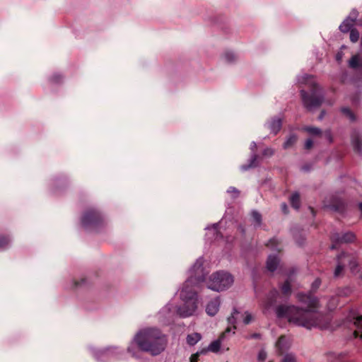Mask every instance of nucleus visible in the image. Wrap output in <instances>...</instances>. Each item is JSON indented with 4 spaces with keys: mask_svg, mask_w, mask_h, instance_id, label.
<instances>
[{
    "mask_svg": "<svg viewBox=\"0 0 362 362\" xmlns=\"http://www.w3.org/2000/svg\"><path fill=\"white\" fill-rule=\"evenodd\" d=\"M296 298L307 308L279 305L276 308L277 317L279 318L288 317L290 322L308 329L318 326L320 325V314L317 312L319 308L318 298L312 295L304 294V293H298Z\"/></svg>",
    "mask_w": 362,
    "mask_h": 362,
    "instance_id": "f257e3e1",
    "label": "nucleus"
},
{
    "mask_svg": "<svg viewBox=\"0 0 362 362\" xmlns=\"http://www.w3.org/2000/svg\"><path fill=\"white\" fill-rule=\"evenodd\" d=\"M138 347L152 355L160 354L165 347L166 339L161 331L156 328H146L141 330L134 337Z\"/></svg>",
    "mask_w": 362,
    "mask_h": 362,
    "instance_id": "f03ea898",
    "label": "nucleus"
},
{
    "mask_svg": "<svg viewBox=\"0 0 362 362\" xmlns=\"http://www.w3.org/2000/svg\"><path fill=\"white\" fill-rule=\"evenodd\" d=\"M298 82L304 84L308 89V91L304 89L300 91L304 107L310 111L321 106L324 101V94L316 83L315 77L313 75L305 74L299 78Z\"/></svg>",
    "mask_w": 362,
    "mask_h": 362,
    "instance_id": "7ed1b4c3",
    "label": "nucleus"
},
{
    "mask_svg": "<svg viewBox=\"0 0 362 362\" xmlns=\"http://www.w3.org/2000/svg\"><path fill=\"white\" fill-rule=\"evenodd\" d=\"M192 280L193 279H187L180 292V297L184 303L178 308L177 313L182 317L192 315L197 308V290L194 288H189Z\"/></svg>",
    "mask_w": 362,
    "mask_h": 362,
    "instance_id": "20e7f679",
    "label": "nucleus"
},
{
    "mask_svg": "<svg viewBox=\"0 0 362 362\" xmlns=\"http://www.w3.org/2000/svg\"><path fill=\"white\" fill-rule=\"evenodd\" d=\"M233 281V276L230 274L219 271L211 275L208 288L213 291H222L230 287Z\"/></svg>",
    "mask_w": 362,
    "mask_h": 362,
    "instance_id": "39448f33",
    "label": "nucleus"
},
{
    "mask_svg": "<svg viewBox=\"0 0 362 362\" xmlns=\"http://www.w3.org/2000/svg\"><path fill=\"white\" fill-rule=\"evenodd\" d=\"M81 223L86 229L98 230L105 226V221L101 214L95 209H89L84 212Z\"/></svg>",
    "mask_w": 362,
    "mask_h": 362,
    "instance_id": "423d86ee",
    "label": "nucleus"
},
{
    "mask_svg": "<svg viewBox=\"0 0 362 362\" xmlns=\"http://www.w3.org/2000/svg\"><path fill=\"white\" fill-rule=\"evenodd\" d=\"M243 317V315L238 311L236 309H234L231 315L228 317V323L229 326L225 329L223 332H222L218 337V339L212 341L209 346H208V349L210 351L214 353H217L221 348V341L225 338L226 334L231 332L232 327L233 329H236V323L238 320Z\"/></svg>",
    "mask_w": 362,
    "mask_h": 362,
    "instance_id": "0eeeda50",
    "label": "nucleus"
},
{
    "mask_svg": "<svg viewBox=\"0 0 362 362\" xmlns=\"http://www.w3.org/2000/svg\"><path fill=\"white\" fill-rule=\"evenodd\" d=\"M203 259H198L192 267V275L187 279H193L189 288H194L197 290L199 284L205 280V273L203 267Z\"/></svg>",
    "mask_w": 362,
    "mask_h": 362,
    "instance_id": "6e6552de",
    "label": "nucleus"
},
{
    "mask_svg": "<svg viewBox=\"0 0 362 362\" xmlns=\"http://www.w3.org/2000/svg\"><path fill=\"white\" fill-rule=\"evenodd\" d=\"M356 235L352 232H346L343 234L334 233L331 236V250H336L341 243H349L356 240Z\"/></svg>",
    "mask_w": 362,
    "mask_h": 362,
    "instance_id": "1a4fd4ad",
    "label": "nucleus"
},
{
    "mask_svg": "<svg viewBox=\"0 0 362 362\" xmlns=\"http://www.w3.org/2000/svg\"><path fill=\"white\" fill-rule=\"evenodd\" d=\"M327 207L335 212L343 214L346 209V204L342 199L334 197Z\"/></svg>",
    "mask_w": 362,
    "mask_h": 362,
    "instance_id": "9d476101",
    "label": "nucleus"
},
{
    "mask_svg": "<svg viewBox=\"0 0 362 362\" xmlns=\"http://www.w3.org/2000/svg\"><path fill=\"white\" fill-rule=\"evenodd\" d=\"M340 255H343V258L345 259L346 266L348 265L349 267L351 272H355L357 271L358 267V262L357 257L355 255L348 254L343 252L340 253Z\"/></svg>",
    "mask_w": 362,
    "mask_h": 362,
    "instance_id": "9b49d317",
    "label": "nucleus"
},
{
    "mask_svg": "<svg viewBox=\"0 0 362 362\" xmlns=\"http://www.w3.org/2000/svg\"><path fill=\"white\" fill-rule=\"evenodd\" d=\"M276 351L279 355L284 354L289 349V344L286 337L281 335L276 342Z\"/></svg>",
    "mask_w": 362,
    "mask_h": 362,
    "instance_id": "f8f14e48",
    "label": "nucleus"
},
{
    "mask_svg": "<svg viewBox=\"0 0 362 362\" xmlns=\"http://www.w3.org/2000/svg\"><path fill=\"white\" fill-rule=\"evenodd\" d=\"M268 129L272 132L276 134L281 129L282 127V119L277 117H274L267 123Z\"/></svg>",
    "mask_w": 362,
    "mask_h": 362,
    "instance_id": "ddd939ff",
    "label": "nucleus"
},
{
    "mask_svg": "<svg viewBox=\"0 0 362 362\" xmlns=\"http://www.w3.org/2000/svg\"><path fill=\"white\" fill-rule=\"evenodd\" d=\"M351 143L355 152L362 153V137L358 132H354L351 135Z\"/></svg>",
    "mask_w": 362,
    "mask_h": 362,
    "instance_id": "4468645a",
    "label": "nucleus"
},
{
    "mask_svg": "<svg viewBox=\"0 0 362 362\" xmlns=\"http://www.w3.org/2000/svg\"><path fill=\"white\" fill-rule=\"evenodd\" d=\"M293 273L294 270L292 269L289 274V277L280 286L281 293L286 298L289 297L292 293L291 277Z\"/></svg>",
    "mask_w": 362,
    "mask_h": 362,
    "instance_id": "2eb2a0df",
    "label": "nucleus"
},
{
    "mask_svg": "<svg viewBox=\"0 0 362 362\" xmlns=\"http://www.w3.org/2000/svg\"><path fill=\"white\" fill-rule=\"evenodd\" d=\"M337 265L334 272V276L338 278L343 274L344 267H346L345 259L343 258V255H337Z\"/></svg>",
    "mask_w": 362,
    "mask_h": 362,
    "instance_id": "dca6fc26",
    "label": "nucleus"
},
{
    "mask_svg": "<svg viewBox=\"0 0 362 362\" xmlns=\"http://www.w3.org/2000/svg\"><path fill=\"white\" fill-rule=\"evenodd\" d=\"M220 301L218 298L211 300L206 305V312L209 315L214 316L219 308Z\"/></svg>",
    "mask_w": 362,
    "mask_h": 362,
    "instance_id": "f3484780",
    "label": "nucleus"
},
{
    "mask_svg": "<svg viewBox=\"0 0 362 362\" xmlns=\"http://www.w3.org/2000/svg\"><path fill=\"white\" fill-rule=\"evenodd\" d=\"M279 264V259L276 255H269L267 261V268L269 272H274Z\"/></svg>",
    "mask_w": 362,
    "mask_h": 362,
    "instance_id": "a211bd4d",
    "label": "nucleus"
},
{
    "mask_svg": "<svg viewBox=\"0 0 362 362\" xmlns=\"http://www.w3.org/2000/svg\"><path fill=\"white\" fill-rule=\"evenodd\" d=\"M349 66L353 69H362V58L358 54H355L349 61Z\"/></svg>",
    "mask_w": 362,
    "mask_h": 362,
    "instance_id": "6ab92c4d",
    "label": "nucleus"
},
{
    "mask_svg": "<svg viewBox=\"0 0 362 362\" xmlns=\"http://www.w3.org/2000/svg\"><path fill=\"white\" fill-rule=\"evenodd\" d=\"M279 296V293L276 289L274 288L271 290L268 293L267 298V306H272L274 303H276Z\"/></svg>",
    "mask_w": 362,
    "mask_h": 362,
    "instance_id": "aec40b11",
    "label": "nucleus"
},
{
    "mask_svg": "<svg viewBox=\"0 0 362 362\" xmlns=\"http://www.w3.org/2000/svg\"><path fill=\"white\" fill-rule=\"evenodd\" d=\"M354 325L356 326V329L354 332V337L362 339V316L356 318Z\"/></svg>",
    "mask_w": 362,
    "mask_h": 362,
    "instance_id": "412c9836",
    "label": "nucleus"
},
{
    "mask_svg": "<svg viewBox=\"0 0 362 362\" xmlns=\"http://www.w3.org/2000/svg\"><path fill=\"white\" fill-rule=\"evenodd\" d=\"M290 204L296 209H298L300 206V199L298 192H294L290 197Z\"/></svg>",
    "mask_w": 362,
    "mask_h": 362,
    "instance_id": "4be33fe9",
    "label": "nucleus"
},
{
    "mask_svg": "<svg viewBox=\"0 0 362 362\" xmlns=\"http://www.w3.org/2000/svg\"><path fill=\"white\" fill-rule=\"evenodd\" d=\"M354 24L355 23H354L353 22H350V20H348L347 18H346L342 22V23L339 25V28L341 32H342L344 33H347L351 29H354L353 26L354 25Z\"/></svg>",
    "mask_w": 362,
    "mask_h": 362,
    "instance_id": "5701e85b",
    "label": "nucleus"
},
{
    "mask_svg": "<svg viewBox=\"0 0 362 362\" xmlns=\"http://www.w3.org/2000/svg\"><path fill=\"white\" fill-rule=\"evenodd\" d=\"M201 339L202 336L200 334L193 333L187 336V342L189 345L193 346L196 344Z\"/></svg>",
    "mask_w": 362,
    "mask_h": 362,
    "instance_id": "b1692460",
    "label": "nucleus"
},
{
    "mask_svg": "<svg viewBox=\"0 0 362 362\" xmlns=\"http://www.w3.org/2000/svg\"><path fill=\"white\" fill-rule=\"evenodd\" d=\"M297 139L298 138L296 135H290V136L287 139V140L284 142L283 145L284 148L286 149L293 146L296 143Z\"/></svg>",
    "mask_w": 362,
    "mask_h": 362,
    "instance_id": "393cba45",
    "label": "nucleus"
},
{
    "mask_svg": "<svg viewBox=\"0 0 362 362\" xmlns=\"http://www.w3.org/2000/svg\"><path fill=\"white\" fill-rule=\"evenodd\" d=\"M267 247H271L272 250L281 252V248L279 246V242L276 238L270 239L266 245Z\"/></svg>",
    "mask_w": 362,
    "mask_h": 362,
    "instance_id": "a878e982",
    "label": "nucleus"
},
{
    "mask_svg": "<svg viewBox=\"0 0 362 362\" xmlns=\"http://www.w3.org/2000/svg\"><path fill=\"white\" fill-rule=\"evenodd\" d=\"M321 285V280L317 278L316 279L312 284L311 285V289L310 291L308 293H305L306 295H312L313 297H315L313 293L315 292H316V291L319 288V287Z\"/></svg>",
    "mask_w": 362,
    "mask_h": 362,
    "instance_id": "bb28decb",
    "label": "nucleus"
},
{
    "mask_svg": "<svg viewBox=\"0 0 362 362\" xmlns=\"http://www.w3.org/2000/svg\"><path fill=\"white\" fill-rule=\"evenodd\" d=\"M11 239L8 235H0V248L5 249L10 243Z\"/></svg>",
    "mask_w": 362,
    "mask_h": 362,
    "instance_id": "cd10ccee",
    "label": "nucleus"
},
{
    "mask_svg": "<svg viewBox=\"0 0 362 362\" xmlns=\"http://www.w3.org/2000/svg\"><path fill=\"white\" fill-rule=\"evenodd\" d=\"M281 362H297L296 356L291 353L284 354Z\"/></svg>",
    "mask_w": 362,
    "mask_h": 362,
    "instance_id": "c85d7f7f",
    "label": "nucleus"
},
{
    "mask_svg": "<svg viewBox=\"0 0 362 362\" xmlns=\"http://www.w3.org/2000/svg\"><path fill=\"white\" fill-rule=\"evenodd\" d=\"M305 131L308 132L312 135L320 136L322 134V131L320 128L315 127H305L304 128Z\"/></svg>",
    "mask_w": 362,
    "mask_h": 362,
    "instance_id": "c756f323",
    "label": "nucleus"
},
{
    "mask_svg": "<svg viewBox=\"0 0 362 362\" xmlns=\"http://www.w3.org/2000/svg\"><path fill=\"white\" fill-rule=\"evenodd\" d=\"M349 32H350V35H349L350 40L354 43L358 42V40H359V37H360V34H359V32L357 30V29H356V28L351 29Z\"/></svg>",
    "mask_w": 362,
    "mask_h": 362,
    "instance_id": "7c9ffc66",
    "label": "nucleus"
},
{
    "mask_svg": "<svg viewBox=\"0 0 362 362\" xmlns=\"http://www.w3.org/2000/svg\"><path fill=\"white\" fill-rule=\"evenodd\" d=\"M341 112L349 118L352 122L356 120V116L349 107H344L341 109Z\"/></svg>",
    "mask_w": 362,
    "mask_h": 362,
    "instance_id": "2f4dec72",
    "label": "nucleus"
},
{
    "mask_svg": "<svg viewBox=\"0 0 362 362\" xmlns=\"http://www.w3.org/2000/svg\"><path fill=\"white\" fill-rule=\"evenodd\" d=\"M258 156L257 155H254L251 158L250 163L248 165H245L242 166V168L244 170H247L250 168H254L257 165L256 161L257 160Z\"/></svg>",
    "mask_w": 362,
    "mask_h": 362,
    "instance_id": "473e14b6",
    "label": "nucleus"
},
{
    "mask_svg": "<svg viewBox=\"0 0 362 362\" xmlns=\"http://www.w3.org/2000/svg\"><path fill=\"white\" fill-rule=\"evenodd\" d=\"M358 16V12L356 9H353L349 16L346 18L348 20H350V22L356 23L357 18Z\"/></svg>",
    "mask_w": 362,
    "mask_h": 362,
    "instance_id": "72a5a7b5",
    "label": "nucleus"
},
{
    "mask_svg": "<svg viewBox=\"0 0 362 362\" xmlns=\"http://www.w3.org/2000/svg\"><path fill=\"white\" fill-rule=\"evenodd\" d=\"M252 217L254 220V221L258 225V226H260L261 224V222H262V215L256 211H252Z\"/></svg>",
    "mask_w": 362,
    "mask_h": 362,
    "instance_id": "f704fd0d",
    "label": "nucleus"
},
{
    "mask_svg": "<svg viewBox=\"0 0 362 362\" xmlns=\"http://www.w3.org/2000/svg\"><path fill=\"white\" fill-rule=\"evenodd\" d=\"M224 58L227 62H232L235 60V56L232 52H226L224 54Z\"/></svg>",
    "mask_w": 362,
    "mask_h": 362,
    "instance_id": "c9c22d12",
    "label": "nucleus"
},
{
    "mask_svg": "<svg viewBox=\"0 0 362 362\" xmlns=\"http://www.w3.org/2000/svg\"><path fill=\"white\" fill-rule=\"evenodd\" d=\"M332 358L330 359L329 362H349L347 360H346L344 356L341 355H339L337 356H332Z\"/></svg>",
    "mask_w": 362,
    "mask_h": 362,
    "instance_id": "e433bc0d",
    "label": "nucleus"
},
{
    "mask_svg": "<svg viewBox=\"0 0 362 362\" xmlns=\"http://www.w3.org/2000/svg\"><path fill=\"white\" fill-rule=\"evenodd\" d=\"M245 316L243 318V322L245 325H248L251 322L252 317L251 314H250L248 313H245Z\"/></svg>",
    "mask_w": 362,
    "mask_h": 362,
    "instance_id": "4c0bfd02",
    "label": "nucleus"
},
{
    "mask_svg": "<svg viewBox=\"0 0 362 362\" xmlns=\"http://www.w3.org/2000/svg\"><path fill=\"white\" fill-rule=\"evenodd\" d=\"M267 358V354L264 351H260L258 354V361L263 362Z\"/></svg>",
    "mask_w": 362,
    "mask_h": 362,
    "instance_id": "58836bf2",
    "label": "nucleus"
},
{
    "mask_svg": "<svg viewBox=\"0 0 362 362\" xmlns=\"http://www.w3.org/2000/svg\"><path fill=\"white\" fill-rule=\"evenodd\" d=\"M274 151L270 148H267L263 151V156L270 157L274 154Z\"/></svg>",
    "mask_w": 362,
    "mask_h": 362,
    "instance_id": "ea45409f",
    "label": "nucleus"
},
{
    "mask_svg": "<svg viewBox=\"0 0 362 362\" xmlns=\"http://www.w3.org/2000/svg\"><path fill=\"white\" fill-rule=\"evenodd\" d=\"M85 282H86V279H85V278H81L79 281L74 280V287L77 288V287H78V286H82Z\"/></svg>",
    "mask_w": 362,
    "mask_h": 362,
    "instance_id": "a19ab883",
    "label": "nucleus"
},
{
    "mask_svg": "<svg viewBox=\"0 0 362 362\" xmlns=\"http://www.w3.org/2000/svg\"><path fill=\"white\" fill-rule=\"evenodd\" d=\"M51 81L54 83H59L62 81V76L60 74H54L52 76Z\"/></svg>",
    "mask_w": 362,
    "mask_h": 362,
    "instance_id": "79ce46f5",
    "label": "nucleus"
},
{
    "mask_svg": "<svg viewBox=\"0 0 362 362\" xmlns=\"http://www.w3.org/2000/svg\"><path fill=\"white\" fill-rule=\"evenodd\" d=\"M313 141H312V139H307L305 143V148L309 150L313 147Z\"/></svg>",
    "mask_w": 362,
    "mask_h": 362,
    "instance_id": "37998d69",
    "label": "nucleus"
},
{
    "mask_svg": "<svg viewBox=\"0 0 362 362\" xmlns=\"http://www.w3.org/2000/svg\"><path fill=\"white\" fill-rule=\"evenodd\" d=\"M199 354L195 353V354H193L191 355L190 358H189V361L190 362H198L199 361Z\"/></svg>",
    "mask_w": 362,
    "mask_h": 362,
    "instance_id": "c03bdc74",
    "label": "nucleus"
},
{
    "mask_svg": "<svg viewBox=\"0 0 362 362\" xmlns=\"http://www.w3.org/2000/svg\"><path fill=\"white\" fill-rule=\"evenodd\" d=\"M227 192L228 193H234L235 197H238L239 194V191L234 187H230Z\"/></svg>",
    "mask_w": 362,
    "mask_h": 362,
    "instance_id": "a18cd8bd",
    "label": "nucleus"
},
{
    "mask_svg": "<svg viewBox=\"0 0 362 362\" xmlns=\"http://www.w3.org/2000/svg\"><path fill=\"white\" fill-rule=\"evenodd\" d=\"M281 210L283 211V212H284V214H288V209L287 204H286V203H284H284H282V204H281Z\"/></svg>",
    "mask_w": 362,
    "mask_h": 362,
    "instance_id": "49530a36",
    "label": "nucleus"
},
{
    "mask_svg": "<svg viewBox=\"0 0 362 362\" xmlns=\"http://www.w3.org/2000/svg\"><path fill=\"white\" fill-rule=\"evenodd\" d=\"M209 351V349H208V347L204 348L202 350L197 351V354H198L199 356H200L201 355L206 354Z\"/></svg>",
    "mask_w": 362,
    "mask_h": 362,
    "instance_id": "de8ad7c7",
    "label": "nucleus"
},
{
    "mask_svg": "<svg viewBox=\"0 0 362 362\" xmlns=\"http://www.w3.org/2000/svg\"><path fill=\"white\" fill-rule=\"evenodd\" d=\"M249 338H250V339H259L260 338V334L259 333H254V334H251Z\"/></svg>",
    "mask_w": 362,
    "mask_h": 362,
    "instance_id": "09e8293b",
    "label": "nucleus"
},
{
    "mask_svg": "<svg viewBox=\"0 0 362 362\" xmlns=\"http://www.w3.org/2000/svg\"><path fill=\"white\" fill-rule=\"evenodd\" d=\"M325 114V110L321 111V112L319 115V119H322L324 117Z\"/></svg>",
    "mask_w": 362,
    "mask_h": 362,
    "instance_id": "8fccbe9b",
    "label": "nucleus"
},
{
    "mask_svg": "<svg viewBox=\"0 0 362 362\" xmlns=\"http://www.w3.org/2000/svg\"><path fill=\"white\" fill-rule=\"evenodd\" d=\"M358 208H359V209H360V211H361V212L362 214V202L361 203H359Z\"/></svg>",
    "mask_w": 362,
    "mask_h": 362,
    "instance_id": "3c124183",
    "label": "nucleus"
},
{
    "mask_svg": "<svg viewBox=\"0 0 362 362\" xmlns=\"http://www.w3.org/2000/svg\"><path fill=\"white\" fill-rule=\"evenodd\" d=\"M310 209L311 211V213L313 214V216H315V210L313 207H310Z\"/></svg>",
    "mask_w": 362,
    "mask_h": 362,
    "instance_id": "603ef678",
    "label": "nucleus"
},
{
    "mask_svg": "<svg viewBox=\"0 0 362 362\" xmlns=\"http://www.w3.org/2000/svg\"><path fill=\"white\" fill-rule=\"evenodd\" d=\"M337 300V298H333L332 299V300H333V301H335V300Z\"/></svg>",
    "mask_w": 362,
    "mask_h": 362,
    "instance_id": "864d4df0",
    "label": "nucleus"
},
{
    "mask_svg": "<svg viewBox=\"0 0 362 362\" xmlns=\"http://www.w3.org/2000/svg\"><path fill=\"white\" fill-rule=\"evenodd\" d=\"M255 147H256V144L254 142V143H253L252 148H255Z\"/></svg>",
    "mask_w": 362,
    "mask_h": 362,
    "instance_id": "5fc2aeb1",
    "label": "nucleus"
},
{
    "mask_svg": "<svg viewBox=\"0 0 362 362\" xmlns=\"http://www.w3.org/2000/svg\"><path fill=\"white\" fill-rule=\"evenodd\" d=\"M255 147H256V144L254 142V143H253L252 148H255Z\"/></svg>",
    "mask_w": 362,
    "mask_h": 362,
    "instance_id": "6e6d98bb",
    "label": "nucleus"
},
{
    "mask_svg": "<svg viewBox=\"0 0 362 362\" xmlns=\"http://www.w3.org/2000/svg\"><path fill=\"white\" fill-rule=\"evenodd\" d=\"M327 135H328V136H329V137H330V136H330V132H329V131L327 132Z\"/></svg>",
    "mask_w": 362,
    "mask_h": 362,
    "instance_id": "4d7b16f0",
    "label": "nucleus"
},
{
    "mask_svg": "<svg viewBox=\"0 0 362 362\" xmlns=\"http://www.w3.org/2000/svg\"><path fill=\"white\" fill-rule=\"evenodd\" d=\"M128 351H129V352H130V351H131V348H130V347H129V348H128Z\"/></svg>",
    "mask_w": 362,
    "mask_h": 362,
    "instance_id": "13d9d810",
    "label": "nucleus"
},
{
    "mask_svg": "<svg viewBox=\"0 0 362 362\" xmlns=\"http://www.w3.org/2000/svg\"><path fill=\"white\" fill-rule=\"evenodd\" d=\"M269 362H272V361H269Z\"/></svg>",
    "mask_w": 362,
    "mask_h": 362,
    "instance_id": "bf43d9fd",
    "label": "nucleus"
}]
</instances>
